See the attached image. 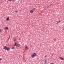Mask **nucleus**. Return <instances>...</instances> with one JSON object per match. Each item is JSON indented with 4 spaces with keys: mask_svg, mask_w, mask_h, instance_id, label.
I'll list each match as a JSON object with an SVG mask.
<instances>
[{
    "mask_svg": "<svg viewBox=\"0 0 64 64\" xmlns=\"http://www.w3.org/2000/svg\"><path fill=\"white\" fill-rule=\"evenodd\" d=\"M13 40L14 42H15V37H14L13 38Z\"/></svg>",
    "mask_w": 64,
    "mask_h": 64,
    "instance_id": "obj_6",
    "label": "nucleus"
},
{
    "mask_svg": "<svg viewBox=\"0 0 64 64\" xmlns=\"http://www.w3.org/2000/svg\"><path fill=\"white\" fill-rule=\"evenodd\" d=\"M12 49H15V47H13L12 48Z\"/></svg>",
    "mask_w": 64,
    "mask_h": 64,
    "instance_id": "obj_14",
    "label": "nucleus"
},
{
    "mask_svg": "<svg viewBox=\"0 0 64 64\" xmlns=\"http://www.w3.org/2000/svg\"><path fill=\"white\" fill-rule=\"evenodd\" d=\"M30 62H31V61H30Z\"/></svg>",
    "mask_w": 64,
    "mask_h": 64,
    "instance_id": "obj_23",
    "label": "nucleus"
},
{
    "mask_svg": "<svg viewBox=\"0 0 64 64\" xmlns=\"http://www.w3.org/2000/svg\"><path fill=\"white\" fill-rule=\"evenodd\" d=\"M2 60V58H0V60Z\"/></svg>",
    "mask_w": 64,
    "mask_h": 64,
    "instance_id": "obj_19",
    "label": "nucleus"
},
{
    "mask_svg": "<svg viewBox=\"0 0 64 64\" xmlns=\"http://www.w3.org/2000/svg\"><path fill=\"white\" fill-rule=\"evenodd\" d=\"M9 39H9V38H10V37H9Z\"/></svg>",
    "mask_w": 64,
    "mask_h": 64,
    "instance_id": "obj_22",
    "label": "nucleus"
},
{
    "mask_svg": "<svg viewBox=\"0 0 64 64\" xmlns=\"http://www.w3.org/2000/svg\"><path fill=\"white\" fill-rule=\"evenodd\" d=\"M6 29H7V30H8V28L7 27H6Z\"/></svg>",
    "mask_w": 64,
    "mask_h": 64,
    "instance_id": "obj_11",
    "label": "nucleus"
},
{
    "mask_svg": "<svg viewBox=\"0 0 64 64\" xmlns=\"http://www.w3.org/2000/svg\"><path fill=\"white\" fill-rule=\"evenodd\" d=\"M34 11L33 10H31L30 11V12L31 13H33Z\"/></svg>",
    "mask_w": 64,
    "mask_h": 64,
    "instance_id": "obj_4",
    "label": "nucleus"
},
{
    "mask_svg": "<svg viewBox=\"0 0 64 64\" xmlns=\"http://www.w3.org/2000/svg\"><path fill=\"white\" fill-rule=\"evenodd\" d=\"M60 21L59 20L57 22V24H58V23H59V22H60Z\"/></svg>",
    "mask_w": 64,
    "mask_h": 64,
    "instance_id": "obj_12",
    "label": "nucleus"
},
{
    "mask_svg": "<svg viewBox=\"0 0 64 64\" xmlns=\"http://www.w3.org/2000/svg\"><path fill=\"white\" fill-rule=\"evenodd\" d=\"M7 21H8L9 20V18L8 17L6 19Z\"/></svg>",
    "mask_w": 64,
    "mask_h": 64,
    "instance_id": "obj_8",
    "label": "nucleus"
},
{
    "mask_svg": "<svg viewBox=\"0 0 64 64\" xmlns=\"http://www.w3.org/2000/svg\"><path fill=\"white\" fill-rule=\"evenodd\" d=\"M33 55H34V56H36V54L35 53H34L33 54Z\"/></svg>",
    "mask_w": 64,
    "mask_h": 64,
    "instance_id": "obj_5",
    "label": "nucleus"
},
{
    "mask_svg": "<svg viewBox=\"0 0 64 64\" xmlns=\"http://www.w3.org/2000/svg\"><path fill=\"white\" fill-rule=\"evenodd\" d=\"M13 1H15V0H12Z\"/></svg>",
    "mask_w": 64,
    "mask_h": 64,
    "instance_id": "obj_20",
    "label": "nucleus"
},
{
    "mask_svg": "<svg viewBox=\"0 0 64 64\" xmlns=\"http://www.w3.org/2000/svg\"><path fill=\"white\" fill-rule=\"evenodd\" d=\"M26 50H27V49H28V46H26Z\"/></svg>",
    "mask_w": 64,
    "mask_h": 64,
    "instance_id": "obj_10",
    "label": "nucleus"
},
{
    "mask_svg": "<svg viewBox=\"0 0 64 64\" xmlns=\"http://www.w3.org/2000/svg\"><path fill=\"white\" fill-rule=\"evenodd\" d=\"M32 58H33L34 57V56L33 55V54L32 55Z\"/></svg>",
    "mask_w": 64,
    "mask_h": 64,
    "instance_id": "obj_13",
    "label": "nucleus"
},
{
    "mask_svg": "<svg viewBox=\"0 0 64 64\" xmlns=\"http://www.w3.org/2000/svg\"><path fill=\"white\" fill-rule=\"evenodd\" d=\"M2 31V30L0 29V32H1Z\"/></svg>",
    "mask_w": 64,
    "mask_h": 64,
    "instance_id": "obj_15",
    "label": "nucleus"
},
{
    "mask_svg": "<svg viewBox=\"0 0 64 64\" xmlns=\"http://www.w3.org/2000/svg\"><path fill=\"white\" fill-rule=\"evenodd\" d=\"M20 45L19 44H17L16 45V47L17 48H18V47H19Z\"/></svg>",
    "mask_w": 64,
    "mask_h": 64,
    "instance_id": "obj_2",
    "label": "nucleus"
},
{
    "mask_svg": "<svg viewBox=\"0 0 64 64\" xmlns=\"http://www.w3.org/2000/svg\"><path fill=\"white\" fill-rule=\"evenodd\" d=\"M32 10L33 11H34H34H35V10H36L35 8H33L32 9Z\"/></svg>",
    "mask_w": 64,
    "mask_h": 64,
    "instance_id": "obj_7",
    "label": "nucleus"
},
{
    "mask_svg": "<svg viewBox=\"0 0 64 64\" xmlns=\"http://www.w3.org/2000/svg\"><path fill=\"white\" fill-rule=\"evenodd\" d=\"M17 44L16 43V42H15L14 45V46H16V45H17Z\"/></svg>",
    "mask_w": 64,
    "mask_h": 64,
    "instance_id": "obj_9",
    "label": "nucleus"
},
{
    "mask_svg": "<svg viewBox=\"0 0 64 64\" xmlns=\"http://www.w3.org/2000/svg\"><path fill=\"white\" fill-rule=\"evenodd\" d=\"M15 12H16V13H18V11H16Z\"/></svg>",
    "mask_w": 64,
    "mask_h": 64,
    "instance_id": "obj_16",
    "label": "nucleus"
},
{
    "mask_svg": "<svg viewBox=\"0 0 64 64\" xmlns=\"http://www.w3.org/2000/svg\"><path fill=\"white\" fill-rule=\"evenodd\" d=\"M64 30V28H63V29H62V30Z\"/></svg>",
    "mask_w": 64,
    "mask_h": 64,
    "instance_id": "obj_21",
    "label": "nucleus"
},
{
    "mask_svg": "<svg viewBox=\"0 0 64 64\" xmlns=\"http://www.w3.org/2000/svg\"><path fill=\"white\" fill-rule=\"evenodd\" d=\"M8 1H12V0H8Z\"/></svg>",
    "mask_w": 64,
    "mask_h": 64,
    "instance_id": "obj_18",
    "label": "nucleus"
},
{
    "mask_svg": "<svg viewBox=\"0 0 64 64\" xmlns=\"http://www.w3.org/2000/svg\"><path fill=\"white\" fill-rule=\"evenodd\" d=\"M59 58L60 60H64V58L61 57H60Z\"/></svg>",
    "mask_w": 64,
    "mask_h": 64,
    "instance_id": "obj_3",
    "label": "nucleus"
},
{
    "mask_svg": "<svg viewBox=\"0 0 64 64\" xmlns=\"http://www.w3.org/2000/svg\"><path fill=\"white\" fill-rule=\"evenodd\" d=\"M45 63H46V60H45Z\"/></svg>",
    "mask_w": 64,
    "mask_h": 64,
    "instance_id": "obj_17",
    "label": "nucleus"
},
{
    "mask_svg": "<svg viewBox=\"0 0 64 64\" xmlns=\"http://www.w3.org/2000/svg\"><path fill=\"white\" fill-rule=\"evenodd\" d=\"M4 49H5V50H10V48H7L6 46H5L4 47Z\"/></svg>",
    "mask_w": 64,
    "mask_h": 64,
    "instance_id": "obj_1",
    "label": "nucleus"
}]
</instances>
